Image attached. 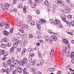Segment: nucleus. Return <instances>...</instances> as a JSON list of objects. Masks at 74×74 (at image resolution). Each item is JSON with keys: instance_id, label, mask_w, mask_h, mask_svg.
<instances>
[{"instance_id": "obj_1", "label": "nucleus", "mask_w": 74, "mask_h": 74, "mask_svg": "<svg viewBox=\"0 0 74 74\" xmlns=\"http://www.w3.org/2000/svg\"><path fill=\"white\" fill-rule=\"evenodd\" d=\"M12 62L14 64L11 65L10 67V69L11 71H12L14 70V67L15 66V64H19V62L16 60H14L12 61Z\"/></svg>"}, {"instance_id": "obj_2", "label": "nucleus", "mask_w": 74, "mask_h": 74, "mask_svg": "<svg viewBox=\"0 0 74 74\" xmlns=\"http://www.w3.org/2000/svg\"><path fill=\"white\" fill-rule=\"evenodd\" d=\"M63 49L62 52L63 54L64 53H66L67 52V47L66 45H64L63 47Z\"/></svg>"}, {"instance_id": "obj_3", "label": "nucleus", "mask_w": 74, "mask_h": 74, "mask_svg": "<svg viewBox=\"0 0 74 74\" xmlns=\"http://www.w3.org/2000/svg\"><path fill=\"white\" fill-rule=\"evenodd\" d=\"M1 42H8V40H7V39L6 37H4L2 38L1 40Z\"/></svg>"}, {"instance_id": "obj_4", "label": "nucleus", "mask_w": 74, "mask_h": 74, "mask_svg": "<svg viewBox=\"0 0 74 74\" xmlns=\"http://www.w3.org/2000/svg\"><path fill=\"white\" fill-rule=\"evenodd\" d=\"M23 21H18L17 22V26H20L21 25H23Z\"/></svg>"}, {"instance_id": "obj_5", "label": "nucleus", "mask_w": 74, "mask_h": 74, "mask_svg": "<svg viewBox=\"0 0 74 74\" xmlns=\"http://www.w3.org/2000/svg\"><path fill=\"white\" fill-rule=\"evenodd\" d=\"M38 22L36 23V26L38 29H39L40 28H41V26L39 23H40V21H37Z\"/></svg>"}, {"instance_id": "obj_6", "label": "nucleus", "mask_w": 74, "mask_h": 74, "mask_svg": "<svg viewBox=\"0 0 74 74\" xmlns=\"http://www.w3.org/2000/svg\"><path fill=\"white\" fill-rule=\"evenodd\" d=\"M19 64L20 66H23L25 64V63L23 61H19Z\"/></svg>"}, {"instance_id": "obj_7", "label": "nucleus", "mask_w": 74, "mask_h": 74, "mask_svg": "<svg viewBox=\"0 0 74 74\" xmlns=\"http://www.w3.org/2000/svg\"><path fill=\"white\" fill-rule=\"evenodd\" d=\"M18 47V42H15V43H14L13 45V48H16Z\"/></svg>"}, {"instance_id": "obj_8", "label": "nucleus", "mask_w": 74, "mask_h": 74, "mask_svg": "<svg viewBox=\"0 0 74 74\" xmlns=\"http://www.w3.org/2000/svg\"><path fill=\"white\" fill-rule=\"evenodd\" d=\"M3 32V33H4L5 36H8L9 34V32L6 31V30H4Z\"/></svg>"}, {"instance_id": "obj_9", "label": "nucleus", "mask_w": 74, "mask_h": 74, "mask_svg": "<svg viewBox=\"0 0 74 74\" xmlns=\"http://www.w3.org/2000/svg\"><path fill=\"white\" fill-rule=\"evenodd\" d=\"M23 61L24 62L25 64L27 63V58H24L23 59Z\"/></svg>"}, {"instance_id": "obj_10", "label": "nucleus", "mask_w": 74, "mask_h": 74, "mask_svg": "<svg viewBox=\"0 0 74 74\" xmlns=\"http://www.w3.org/2000/svg\"><path fill=\"white\" fill-rule=\"evenodd\" d=\"M64 13H66L67 14H69L70 13V11L67 9L64 10Z\"/></svg>"}, {"instance_id": "obj_11", "label": "nucleus", "mask_w": 74, "mask_h": 74, "mask_svg": "<svg viewBox=\"0 0 74 74\" xmlns=\"http://www.w3.org/2000/svg\"><path fill=\"white\" fill-rule=\"evenodd\" d=\"M17 71L18 73H21L22 71V69H21V68H19L17 69Z\"/></svg>"}, {"instance_id": "obj_12", "label": "nucleus", "mask_w": 74, "mask_h": 74, "mask_svg": "<svg viewBox=\"0 0 74 74\" xmlns=\"http://www.w3.org/2000/svg\"><path fill=\"white\" fill-rule=\"evenodd\" d=\"M12 61L11 60H8L7 61V64L8 65H9V66H10V65H11L12 63H11Z\"/></svg>"}, {"instance_id": "obj_13", "label": "nucleus", "mask_w": 74, "mask_h": 74, "mask_svg": "<svg viewBox=\"0 0 74 74\" xmlns=\"http://www.w3.org/2000/svg\"><path fill=\"white\" fill-rule=\"evenodd\" d=\"M56 3H57V4H62V3L63 4H64V3H63V2H62V1H56Z\"/></svg>"}, {"instance_id": "obj_14", "label": "nucleus", "mask_w": 74, "mask_h": 74, "mask_svg": "<svg viewBox=\"0 0 74 74\" xmlns=\"http://www.w3.org/2000/svg\"><path fill=\"white\" fill-rule=\"evenodd\" d=\"M63 41L64 42V43L65 44H68L69 43V41L67 39H64L63 40Z\"/></svg>"}, {"instance_id": "obj_15", "label": "nucleus", "mask_w": 74, "mask_h": 74, "mask_svg": "<svg viewBox=\"0 0 74 74\" xmlns=\"http://www.w3.org/2000/svg\"><path fill=\"white\" fill-rule=\"evenodd\" d=\"M49 21H50V23H51V24L55 23L54 22V20L53 19H50L49 20Z\"/></svg>"}, {"instance_id": "obj_16", "label": "nucleus", "mask_w": 74, "mask_h": 74, "mask_svg": "<svg viewBox=\"0 0 74 74\" xmlns=\"http://www.w3.org/2000/svg\"><path fill=\"white\" fill-rule=\"evenodd\" d=\"M74 52H72L71 53V55H70L71 58H73L74 57Z\"/></svg>"}, {"instance_id": "obj_17", "label": "nucleus", "mask_w": 74, "mask_h": 74, "mask_svg": "<svg viewBox=\"0 0 74 74\" xmlns=\"http://www.w3.org/2000/svg\"><path fill=\"white\" fill-rule=\"evenodd\" d=\"M44 3L45 5H48L49 4V3L48 1L47 0H46L44 2Z\"/></svg>"}, {"instance_id": "obj_18", "label": "nucleus", "mask_w": 74, "mask_h": 74, "mask_svg": "<svg viewBox=\"0 0 74 74\" xmlns=\"http://www.w3.org/2000/svg\"><path fill=\"white\" fill-rule=\"evenodd\" d=\"M37 60H34L32 62V64L34 65V64H36L37 63Z\"/></svg>"}, {"instance_id": "obj_19", "label": "nucleus", "mask_w": 74, "mask_h": 74, "mask_svg": "<svg viewBox=\"0 0 74 74\" xmlns=\"http://www.w3.org/2000/svg\"><path fill=\"white\" fill-rule=\"evenodd\" d=\"M44 62V61L43 60H41L40 61L39 63L40 64H41V65H43Z\"/></svg>"}, {"instance_id": "obj_20", "label": "nucleus", "mask_w": 74, "mask_h": 74, "mask_svg": "<svg viewBox=\"0 0 74 74\" xmlns=\"http://www.w3.org/2000/svg\"><path fill=\"white\" fill-rule=\"evenodd\" d=\"M4 50H1V52L0 53V55H4Z\"/></svg>"}, {"instance_id": "obj_21", "label": "nucleus", "mask_w": 74, "mask_h": 74, "mask_svg": "<svg viewBox=\"0 0 74 74\" xmlns=\"http://www.w3.org/2000/svg\"><path fill=\"white\" fill-rule=\"evenodd\" d=\"M29 60L30 63L32 62V60H33V59L32 57H29Z\"/></svg>"}, {"instance_id": "obj_22", "label": "nucleus", "mask_w": 74, "mask_h": 74, "mask_svg": "<svg viewBox=\"0 0 74 74\" xmlns=\"http://www.w3.org/2000/svg\"><path fill=\"white\" fill-rule=\"evenodd\" d=\"M51 55H53L54 54V51L53 49H52L50 53Z\"/></svg>"}, {"instance_id": "obj_23", "label": "nucleus", "mask_w": 74, "mask_h": 74, "mask_svg": "<svg viewBox=\"0 0 74 74\" xmlns=\"http://www.w3.org/2000/svg\"><path fill=\"white\" fill-rule=\"evenodd\" d=\"M71 25L73 27H74V21H72L71 22Z\"/></svg>"}, {"instance_id": "obj_24", "label": "nucleus", "mask_w": 74, "mask_h": 74, "mask_svg": "<svg viewBox=\"0 0 74 74\" xmlns=\"http://www.w3.org/2000/svg\"><path fill=\"white\" fill-rule=\"evenodd\" d=\"M31 6L32 8H35V7H36V4L35 3L33 4Z\"/></svg>"}, {"instance_id": "obj_25", "label": "nucleus", "mask_w": 74, "mask_h": 74, "mask_svg": "<svg viewBox=\"0 0 74 74\" xmlns=\"http://www.w3.org/2000/svg\"><path fill=\"white\" fill-rule=\"evenodd\" d=\"M55 21L56 23H56V24H58V23H60V21H59V20H56Z\"/></svg>"}, {"instance_id": "obj_26", "label": "nucleus", "mask_w": 74, "mask_h": 74, "mask_svg": "<svg viewBox=\"0 0 74 74\" xmlns=\"http://www.w3.org/2000/svg\"><path fill=\"white\" fill-rule=\"evenodd\" d=\"M6 47V45L5 44H2L1 45V47L2 48H5Z\"/></svg>"}, {"instance_id": "obj_27", "label": "nucleus", "mask_w": 74, "mask_h": 74, "mask_svg": "<svg viewBox=\"0 0 74 74\" xmlns=\"http://www.w3.org/2000/svg\"><path fill=\"white\" fill-rule=\"evenodd\" d=\"M6 71L7 74H9V73H10V69H8V68H7L6 70Z\"/></svg>"}, {"instance_id": "obj_28", "label": "nucleus", "mask_w": 74, "mask_h": 74, "mask_svg": "<svg viewBox=\"0 0 74 74\" xmlns=\"http://www.w3.org/2000/svg\"><path fill=\"white\" fill-rule=\"evenodd\" d=\"M62 20L64 22H67V20H66L65 18L62 17Z\"/></svg>"}, {"instance_id": "obj_29", "label": "nucleus", "mask_w": 74, "mask_h": 74, "mask_svg": "<svg viewBox=\"0 0 74 74\" xmlns=\"http://www.w3.org/2000/svg\"><path fill=\"white\" fill-rule=\"evenodd\" d=\"M8 55V52H6L5 53H4L3 55L4 56H7Z\"/></svg>"}, {"instance_id": "obj_30", "label": "nucleus", "mask_w": 74, "mask_h": 74, "mask_svg": "<svg viewBox=\"0 0 74 74\" xmlns=\"http://www.w3.org/2000/svg\"><path fill=\"white\" fill-rule=\"evenodd\" d=\"M14 51V48L12 47H11L10 49V52H12Z\"/></svg>"}, {"instance_id": "obj_31", "label": "nucleus", "mask_w": 74, "mask_h": 74, "mask_svg": "<svg viewBox=\"0 0 74 74\" xmlns=\"http://www.w3.org/2000/svg\"><path fill=\"white\" fill-rule=\"evenodd\" d=\"M3 67H6L7 66V64L5 62H3Z\"/></svg>"}, {"instance_id": "obj_32", "label": "nucleus", "mask_w": 74, "mask_h": 74, "mask_svg": "<svg viewBox=\"0 0 74 74\" xmlns=\"http://www.w3.org/2000/svg\"><path fill=\"white\" fill-rule=\"evenodd\" d=\"M16 36L17 38H19L21 37V34L20 33H18L16 34Z\"/></svg>"}, {"instance_id": "obj_33", "label": "nucleus", "mask_w": 74, "mask_h": 74, "mask_svg": "<svg viewBox=\"0 0 74 74\" xmlns=\"http://www.w3.org/2000/svg\"><path fill=\"white\" fill-rule=\"evenodd\" d=\"M53 38L54 41H56V40H57V38L55 36H53Z\"/></svg>"}, {"instance_id": "obj_34", "label": "nucleus", "mask_w": 74, "mask_h": 74, "mask_svg": "<svg viewBox=\"0 0 74 74\" xmlns=\"http://www.w3.org/2000/svg\"><path fill=\"white\" fill-rule=\"evenodd\" d=\"M28 4H31L32 3V0H28Z\"/></svg>"}, {"instance_id": "obj_35", "label": "nucleus", "mask_w": 74, "mask_h": 74, "mask_svg": "<svg viewBox=\"0 0 74 74\" xmlns=\"http://www.w3.org/2000/svg\"><path fill=\"white\" fill-rule=\"evenodd\" d=\"M29 39L30 38H32V37H33V36L32 34H29Z\"/></svg>"}, {"instance_id": "obj_36", "label": "nucleus", "mask_w": 74, "mask_h": 74, "mask_svg": "<svg viewBox=\"0 0 74 74\" xmlns=\"http://www.w3.org/2000/svg\"><path fill=\"white\" fill-rule=\"evenodd\" d=\"M1 72H3V73H5L6 71V69H2L1 70Z\"/></svg>"}, {"instance_id": "obj_37", "label": "nucleus", "mask_w": 74, "mask_h": 74, "mask_svg": "<svg viewBox=\"0 0 74 74\" xmlns=\"http://www.w3.org/2000/svg\"><path fill=\"white\" fill-rule=\"evenodd\" d=\"M45 38L46 41H48L49 40V37H48L46 36L45 37Z\"/></svg>"}, {"instance_id": "obj_38", "label": "nucleus", "mask_w": 74, "mask_h": 74, "mask_svg": "<svg viewBox=\"0 0 74 74\" xmlns=\"http://www.w3.org/2000/svg\"><path fill=\"white\" fill-rule=\"evenodd\" d=\"M48 32H49V33H50L51 34V33H53V34H55V33H53V32H52V31L51 30H49L48 31Z\"/></svg>"}, {"instance_id": "obj_39", "label": "nucleus", "mask_w": 74, "mask_h": 74, "mask_svg": "<svg viewBox=\"0 0 74 74\" xmlns=\"http://www.w3.org/2000/svg\"><path fill=\"white\" fill-rule=\"evenodd\" d=\"M41 20L42 21V23H45L46 22V21L44 20V19H42Z\"/></svg>"}, {"instance_id": "obj_40", "label": "nucleus", "mask_w": 74, "mask_h": 74, "mask_svg": "<svg viewBox=\"0 0 74 74\" xmlns=\"http://www.w3.org/2000/svg\"><path fill=\"white\" fill-rule=\"evenodd\" d=\"M19 31L21 33H24V30L22 29H19Z\"/></svg>"}, {"instance_id": "obj_41", "label": "nucleus", "mask_w": 74, "mask_h": 74, "mask_svg": "<svg viewBox=\"0 0 74 74\" xmlns=\"http://www.w3.org/2000/svg\"><path fill=\"white\" fill-rule=\"evenodd\" d=\"M26 51V49L25 48H23V50L22 52L23 53H25V52Z\"/></svg>"}, {"instance_id": "obj_42", "label": "nucleus", "mask_w": 74, "mask_h": 74, "mask_svg": "<svg viewBox=\"0 0 74 74\" xmlns=\"http://www.w3.org/2000/svg\"><path fill=\"white\" fill-rule=\"evenodd\" d=\"M6 28H9L10 27V26L9 25V24H6V25L5 26Z\"/></svg>"}, {"instance_id": "obj_43", "label": "nucleus", "mask_w": 74, "mask_h": 74, "mask_svg": "<svg viewBox=\"0 0 74 74\" xmlns=\"http://www.w3.org/2000/svg\"><path fill=\"white\" fill-rule=\"evenodd\" d=\"M14 29H13V28H11L10 29V30L9 32L10 33H12V32H13V30Z\"/></svg>"}, {"instance_id": "obj_44", "label": "nucleus", "mask_w": 74, "mask_h": 74, "mask_svg": "<svg viewBox=\"0 0 74 74\" xmlns=\"http://www.w3.org/2000/svg\"><path fill=\"white\" fill-rule=\"evenodd\" d=\"M6 59H7V57L5 56H4L2 58V59L3 60H5Z\"/></svg>"}, {"instance_id": "obj_45", "label": "nucleus", "mask_w": 74, "mask_h": 74, "mask_svg": "<svg viewBox=\"0 0 74 74\" xmlns=\"http://www.w3.org/2000/svg\"><path fill=\"white\" fill-rule=\"evenodd\" d=\"M29 56L31 57H33V56H34V55L32 53H30L29 54Z\"/></svg>"}, {"instance_id": "obj_46", "label": "nucleus", "mask_w": 74, "mask_h": 74, "mask_svg": "<svg viewBox=\"0 0 74 74\" xmlns=\"http://www.w3.org/2000/svg\"><path fill=\"white\" fill-rule=\"evenodd\" d=\"M49 70L50 71H54V68H50Z\"/></svg>"}, {"instance_id": "obj_47", "label": "nucleus", "mask_w": 74, "mask_h": 74, "mask_svg": "<svg viewBox=\"0 0 74 74\" xmlns=\"http://www.w3.org/2000/svg\"><path fill=\"white\" fill-rule=\"evenodd\" d=\"M67 33L68 34H70V35H71V36H72L73 34V33L71 32H67Z\"/></svg>"}, {"instance_id": "obj_48", "label": "nucleus", "mask_w": 74, "mask_h": 74, "mask_svg": "<svg viewBox=\"0 0 74 74\" xmlns=\"http://www.w3.org/2000/svg\"><path fill=\"white\" fill-rule=\"evenodd\" d=\"M3 25L4 23H1V24L0 25V26H1V27H3V26H4Z\"/></svg>"}, {"instance_id": "obj_49", "label": "nucleus", "mask_w": 74, "mask_h": 74, "mask_svg": "<svg viewBox=\"0 0 74 74\" xmlns=\"http://www.w3.org/2000/svg\"><path fill=\"white\" fill-rule=\"evenodd\" d=\"M3 10L4 11H7V10H8V8H7V7L6 6H5L4 9Z\"/></svg>"}, {"instance_id": "obj_50", "label": "nucleus", "mask_w": 74, "mask_h": 74, "mask_svg": "<svg viewBox=\"0 0 74 74\" xmlns=\"http://www.w3.org/2000/svg\"><path fill=\"white\" fill-rule=\"evenodd\" d=\"M17 44H22V42L20 40L17 41Z\"/></svg>"}, {"instance_id": "obj_51", "label": "nucleus", "mask_w": 74, "mask_h": 74, "mask_svg": "<svg viewBox=\"0 0 74 74\" xmlns=\"http://www.w3.org/2000/svg\"><path fill=\"white\" fill-rule=\"evenodd\" d=\"M35 24V23H34V21H33L32 22V23H31L30 25H34Z\"/></svg>"}, {"instance_id": "obj_52", "label": "nucleus", "mask_w": 74, "mask_h": 74, "mask_svg": "<svg viewBox=\"0 0 74 74\" xmlns=\"http://www.w3.org/2000/svg\"><path fill=\"white\" fill-rule=\"evenodd\" d=\"M23 12H26V7H24L23 8Z\"/></svg>"}, {"instance_id": "obj_53", "label": "nucleus", "mask_w": 74, "mask_h": 74, "mask_svg": "<svg viewBox=\"0 0 74 74\" xmlns=\"http://www.w3.org/2000/svg\"><path fill=\"white\" fill-rule=\"evenodd\" d=\"M38 56H39L40 58H41L42 56V55H41V54L40 53H39Z\"/></svg>"}, {"instance_id": "obj_54", "label": "nucleus", "mask_w": 74, "mask_h": 74, "mask_svg": "<svg viewBox=\"0 0 74 74\" xmlns=\"http://www.w3.org/2000/svg\"><path fill=\"white\" fill-rule=\"evenodd\" d=\"M32 21H33L32 20H29L28 21L29 23V24H30V25L31 23H32Z\"/></svg>"}, {"instance_id": "obj_55", "label": "nucleus", "mask_w": 74, "mask_h": 74, "mask_svg": "<svg viewBox=\"0 0 74 74\" xmlns=\"http://www.w3.org/2000/svg\"><path fill=\"white\" fill-rule=\"evenodd\" d=\"M36 13L37 14H39V10H36Z\"/></svg>"}, {"instance_id": "obj_56", "label": "nucleus", "mask_w": 74, "mask_h": 74, "mask_svg": "<svg viewBox=\"0 0 74 74\" xmlns=\"http://www.w3.org/2000/svg\"><path fill=\"white\" fill-rule=\"evenodd\" d=\"M11 45H12V44L11 43H8V47H10V46H11Z\"/></svg>"}, {"instance_id": "obj_57", "label": "nucleus", "mask_w": 74, "mask_h": 74, "mask_svg": "<svg viewBox=\"0 0 74 74\" xmlns=\"http://www.w3.org/2000/svg\"><path fill=\"white\" fill-rule=\"evenodd\" d=\"M16 73H17V71L15 70H14V71H13V74H16Z\"/></svg>"}, {"instance_id": "obj_58", "label": "nucleus", "mask_w": 74, "mask_h": 74, "mask_svg": "<svg viewBox=\"0 0 74 74\" xmlns=\"http://www.w3.org/2000/svg\"><path fill=\"white\" fill-rule=\"evenodd\" d=\"M5 6L6 7H9L10 6V4L9 3H7Z\"/></svg>"}, {"instance_id": "obj_59", "label": "nucleus", "mask_w": 74, "mask_h": 74, "mask_svg": "<svg viewBox=\"0 0 74 74\" xmlns=\"http://www.w3.org/2000/svg\"><path fill=\"white\" fill-rule=\"evenodd\" d=\"M1 6H2L1 8L2 10H3L4 9V8H5V6H4L3 5H2Z\"/></svg>"}, {"instance_id": "obj_60", "label": "nucleus", "mask_w": 74, "mask_h": 74, "mask_svg": "<svg viewBox=\"0 0 74 74\" xmlns=\"http://www.w3.org/2000/svg\"><path fill=\"white\" fill-rule=\"evenodd\" d=\"M29 52H33V50H32V48H30L28 49Z\"/></svg>"}, {"instance_id": "obj_61", "label": "nucleus", "mask_w": 74, "mask_h": 74, "mask_svg": "<svg viewBox=\"0 0 74 74\" xmlns=\"http://www.w3.org/2000/svg\"><path fill=\"white\" fill-rule=\"evenodd\" d=\"M22 38L23 40H25V38H26V37H25V36H23L22 37Z\"/></svg>"}, {"instance_id": "obj_62", "label": "nucleus", "mask_w": 74, "mask_h": 74, "mask_svg": "<svg viewBox=\"0 0 74 74\" xmlns=\"http://www.w3.org/2000/svg\"><path fill=\"white\" fill-rule=\"evenodd\" d=\"M19 7L20 8H22V5L21 4H20L19 5Z\"/></svg>"}, {"instance_id": "obj_63", "label": "nucleus", "mask_w": 74, "mask_h": 74, "mask_svg": "<svg viewBox=\"0 0 74 74\" xmlns=\"http://www.w3.org/2000/svg\"><path fill=\"white\" fill-rule=\"evenodd\" d=\"M40 63H38L37 64H36V66L37 67H39V66H40Z\"/></svg>"}, {"instance_id": "obj_64", "label": "nucleus", "mask_w": 74, "mask_h": 74, "mask_svg": "<svg viewBox=\"0 0 74 74\" xmlns=\"http://www.w3.org/2000/svg\"><path fill=\"white\" fill-rule=\"evenodd\" d=\"M34 1L36 3H38V0H34Z\"/></svg>"}]
</instances>
